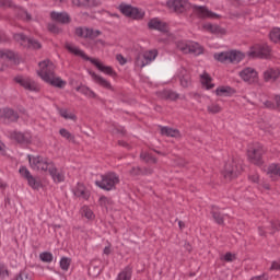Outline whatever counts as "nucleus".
<instances>
[{
	"mask_svg": "<svg viewBox=\"0 0 280 280\" xmlns=\"http://www.w3.org/2000/svg\"><path fill=\"white\" fill-rule=\"evenodd\" d=\"M168 10H172L176 14H183L192 9L194 14L198 19H220V14L213 13L206 5L191 4L187 0H168L166 2Z\"/></svg>",
	"mask_w": 280,
	"mask_h": 280,
	"instance_id": "obj_1",
	"label": "nucleus"
},
{
	"mask_svg": "<svg viewBox=\"0 0 280 280\" xmlns=\"http://www.w3.org/2000/svg\"><path fill=\"white\" fill-rule=\"evenodd\" d=\"M39 70L37 75L42 78L46 84L55 86V89H65L67 86V81L62 80L60 77H56V66L49 60L40 61Z\"/></svg>",
	"mask_w": 280,
	"mask_h": 280,
	"instance_id": "obj_2",
	"label": "nucleus"
},
{
	"mask_svg": "<svg viewBox=\"0 0 280 280\" xmlns=\"http://www.w3.org/2000/svg\"><path fill=\"white\" fill-rule=\"evenodd\" d=\"M65 47L70 54L79 56L83 60H88L92 65H95L96 69H98V71H102V73H106V75H110L112 78H115V75H117V72L113 70V67L104 66V63L100 62V60L89 57L83 50L71 45L70 43H66Z\"/></svg>",
	"mask_w": 280,
	"mask_h": 280,
	"instance_id": "obj_3",
	"label": "nucleus"
},
{
	"mask_svg": "<svg viewBox=\"0 0 280 280\" xmlns=\"http://www.w3.org/2000/svg\"><path fill=\"white\" fill-rule=\"evenodd\" d=\"M214 60L218 62L223 63H231V65H238V62H242L244 60L245 56L244 52L240 50H230V51H222V52H215L213 55Z\"/></svg>",
	"mask_w": 280,
	"mask_h": 280,
	"instance_id": "obj_4",
	"label": "nucleus"
},
{
	"mask_svg": "<svg viewBox=\"0 0 280 280\" xmlns=\"http://www.w3.org/2000/svg\"><path fill=\"white\" fill-rule=\"evenodd\" d=\"M28 163L32 170H36L37 172H49L54 165V162L49 158H43L42 155H28Z\"/></svg>",
	"mask_w": 280,
	"mask_h": 280,
	"instance_id": "obj_5",
	"label": "nucleus"
},
{
	"mask_svg": "<svg viewBox=\"0 0 280 280\" xmlns=\"http://www.w3.org/2000/svg\"><path fill=\"white\" fill-rule=\"evenodd\" d=\"M102 180H96V187L104 189V191H113L119 185V176L113 172L101 176Z\"/></svg>",
	"mask_w": 280,
	"mask_h": 280,
	"instance_id": "obj_6",
	"label": "nucleus"
},
{
	"mask_svg": "<svg viewBox=\"0 0 280 280\" xmlns=\"http://www.w3.org/2000/svg\"><path fill=\"white\" fill-rule=\"evenodd\" d=\"M118 10L124 14V16H127V19H133V21H141L143 16H145V12L125 2L119 4Z\"/></svg>",
	"mask_w": 280,
	"mask_h": 280,
	"instance_id": "obj_7",
	"label": "nucleus"
},
{
	"mask_svg": "<svg viewBox=\"0 0 280 280\" xmlns=\"http://www.w3.org/2000/svg\"><path fill=\"white\" fill-rule=\"evenodd\" d=\"M242 174V164L237 160L232 159L224 165L223 176L225 180H233Z\"/></svg>",
	"mask_w": 280,
	"mask_h": 280,
	"instance_id": "obj_8",
	"label": "nucleus"
},
{
	"mask_svg": "<svg viewBox=\"0 0 280 280\" xmlns=\"http://www.w3.org/2000/svg\"><path fill=\"white\" fill-rule=\"evenodd\" d=\"M272 49L268 44H257L248 52L249 58H270Z\"/></svg>",
	"mask_w": 280,
	"mask_h": 280,
	"instance_id": "obj_9",
	"label": "nucleus"
},
{
	"mask_svg": "<svg viewBox=\"0 0 280 280\" xmlns=\"http://www.w3.org/2000/svg\"><path fill=\"white\" fill-rule=\"evenodd\" d=\"M158 56L159 51L156 49L149 50L143 54H138L136 58V65L137 67H140V69H143V67H147V65H150V62L155 60Z\"/></svg>",
	"mask_w": 280,
	"mask_h": 280,
	"instance_id": "obj_10",
	"label": "nucleus"
},
{
	"mask_svg": "<svg viewBox=\"0 0 280 280\" xmlns=\"http://www.w3.org/2000/svg\"><path fill=\"white\" fill-rule=\"evenodd\" d=\"M13 80H14V82H16V84H20V86L25 89V91H31L34 93H38V91H40V88L38 86L36 81L32 80L31 78L18 75Z\"/></svg>",
	"mask_w": 280,
	"mask_h": 280,
	"instance_id": "obj_11",
	"label": "nucleus"
},
{
	"mask_svg": "<svg viewBox=\"0 0 280 280\" xmlns=\"http://www.w3.org/2000/svg\"><path fill=\"white\" fill-rule=\"evenodd\" d=\"M177 48L179 49V51H183V54H194V56H200L205 52V48H202V46H200V44L198 43H179L177 45Z\"/></svg>",
	"mask_w": 280,
	"mask_h": 280,
	"instance_id": "obj_12",
	"label": "nucleus"
},
{
	"mask_svg": "<svg viewBox=\"0 0 280 280\" xmlns=\"http://www.w3.org/2000/svg\"><path fill=\"white\" fill-rule=\"evenodd\" d=\"M264 147L257 145L253 147L247 151V156L250 161V163H254V165H261L264 161L261 160L264 156Z\"/></svg>",
	"mask_w": 280,
	"mask_h": 280,
	"instance_id": "obj_13",
	"label": "nucleus"
},
{
	"mask_svg": "<svg viewBox=\"0 0 280 280\" xmlns=\"http://www.w3.org/2000/svg\"><path fill=\"white\" fill-rule=\"evenodd\" d=\"M0 119L3 124H14L19 121V113L12 108H3L0 110Z\"/></svg>",
	"mask_w": 280,
	"mask_h": 280,
	"instance_id": "obj_14",
	"label": "nucleus"
},
{
	"mask_svg": "<svg viewBox=\"0 0 280 280\" xmlns=\"http://www.w3.org/2000/svg\"><path fill=\"white\" fill-rule=\"evenodd\" d=\"M148 27L150 30H155L156 32H162V34H167L170 28L167 23L159 20V18H153L148 22Z\"/></svg>",
	"mask_w": 280,
	"mask_h": 280,
	"instance_id": "obj_15",
	"label": "nucleus"
},
{
	"mask_svg": "<svg viewBox=\"0 0 280 280\" xmlns=\"http://www.w3.org/2000/svg\"><path fill=\"white\" fill-rule=\"evenodd\" d=\"M10 139H13L16 143H22L24 145L32 143V135L28 132L12 131L10 132Z\"/></svg>",
	"mask_w": 280,
	"mask_h": 280,
	"instance_id": "obj_16",
	"label": "nucleus"
},
{
	"mask_svg": "<svg viewBox=\"0 0 280 280\" xmlns=\"http://www.w3.org/2000/svg\"><path fill=\"white\" fill-rule=\"evenodd\" d=\"M50 19L56 21L57 23H61V25H69L71 23V16L67 12H50Z\"/></svg>",
	"mask_w": 280,
	"mask_h": 280,
	"instance_id": "obj_17",
	"label": "nucleus"
},
{
	"mask_svg": "<svg viewBox=\"0 0 280 280\" xmlns=\"http://www.w3.org/2000/svg\"><path fill=\"white\" fill-rule=\"evenodd\" d=\"M129 174L130 176H152L154 170L151 167L132 166Z\"/></svg>",
	"mask_w": 280,
	"mask_h": 280,
	"instance_id": "obj_18",
	"label": "nucleus"
},
{
	"mask_svg": "<svg viewBox=\"0 0 280 280\" xmlns=\"http://www.w3.org/2000/svg\"><path fill=\"white\" fill-rule=\"evenodd\" d=\"M240 75L244 82H249V84L257 80V71H255L253 68H245L240 72Z\"/></svg>",
	"mask_w": 280,
	"mask_h": 280,
	"instance_id": "obj_19",
	"label": "nucleus"
},
{
	"mask_svg": "<svg viewBox=\"0 0 280 280\" xmlns=\"http://www.w3.org/2000/svg\"><path fill=\"white\" fill-rule=\"evenodd\" d=\"M89 73L91 78H93L94 82H96V84H98L100 86H103V89H107L108 91L113 90V85L110 84V82H108V80L104 79L101 75H97L93 71H90Z\"/></svg>",
	"mask_w": 280,
	"mask_h": 280,
	"instance_id": "obj_20",
	"label": "nucleus"
},
{
	"mask_svg": "<svg viewBox=\"0 0 280 280\" xmlns=\"http://www.w3.org/2000/svg\"><path fill=\"white\" fill-rule=\"evenodd\" d=\"M158 97H160V100H170L171 102H176V100L180 97V94L172 90H164V91L158 92Z\"/></svg>",
	"mask_w": 280,
	"mask_h": 280,
	"instance_id": "obj_21",
	"label": "nucleus"
},
{
	"mask_svg": "<svg viewBox=\"0 0 280 280\" xmlns=\"http://www.w3.org/2000/svg\"><path fill=\"white\" fill-rule=\"evenodd\" d=\"M179 82L183 89H189L191 86V74L185 69L179 72Z\"/></svg>",
	"mask_w": 280,
	"mask_h": 280,
	"instance_id": "obj_22",
	"label": "nucleus"
},
{
	"mask_svg": "<svg viewBox=\"0 0 280 280\" xmlns=\"http://www.w3.org/2000/svg\"><path fill=\"white\" fill-rule=\"evenodd\" d=\"M267 174L272 180H277L280 177V164H270L267 168Z\"/></svg>",
	"mask_w": 280,
	"mask_h": 280,
	"instance_id": "obj_23",
	"label": "nucleus"
},
{
	"mask_svg": "<svg viewBox=\"0 0 280 280\" xmlns=\"http://www.w3.org/2000/svg\"><path fill=\"white\" fill-rule=\"evenodd\" d=\"M75 91L78 93H82V95H85V97H90L91 100H95V97H97V94H95V92H93V90H91L86 85L81 84V85L75 88Z\"/></svg>",
	"mask_w": 280,
	"mask_h": 280,
	"instance_id": "obj_24",
	"label": "nucleus"
},
{
	"mask_svg": "<svg viewBox=\"0 0 280 280\" xmlns=\"http://www.w3.org/2000/svg\"><path fill=\"white\" fill-rule=\"evenodd\" d=\"M13 39L15 43H19V45H21V47H24V49H26L30 37H27L23 33H15L13 35Z\"/></svg>",
	"mask_w": 280,
	"mask_h": 280,
	"instance_id": "obj_25",
	"label": "nucleus"
},
{
	"mask_svg": "<svg viewBox=\"0 0 280 280\" xmlns=\"http://www.w3.org/2000/svg\"><path fill=\"white\" fill-rule=\"evenodd\" d=\"M132 279V267L127 266L121 270L116 280H131Z\"/></svg>",
	"mask_w": 280,
	"mask_h": 280,
	"instance_id": "obj_26",
	"label": "nucleus"
},
{
	"mask_svg": "<svg viewBox=\"0 0 280 280\" xmlns=\"http://www.w3.org/2000/svg\"><path fill=\"white\" fill-rule=\"evenodd\" d=\"M48 173L50 174V176L55 180V183H63L65 175H62L61 173H58V168H56L55 164H52V167H50Z\"/></svg>",
	"mask_w": 280,
	"mask_h": 280,
	"instance_id": "obj_27",
	"label": "nucleus"
},
{
	"mask_svg": "<svg viewBox=\"0 0 280 280\" xmlns=\"http://www.w3.org/2000/svg\"><path fill=\"white\" fill-rule=\"evenodd\" d=\"M161 135L165 137H180V131L178 129L170 128V127H161Z\"/></svg>",
	"mask_w": 280,
	"mask_h": 280,
	"instance_id": "obj_28",
	"label": "nucleus"
},
{
	"mask_svg": "<svg viewBox=\"0 0 280 280\" xmlns=\"http://www.w3.org/2000/svg\"><path fill=\"white\" fill-rule=\"evenodd\" d=\"M211 213H212V218H213L214 222H217V224H224V214H222V212H220L218 207L213 206Z\"/></svg>",
	"mask_w": 280,
	"mask_h": 280,
	"instance_id": "obj_29",
	"label": "nucleus"
},
{
	"mask_svg": "<svg viewBox=\"0 0 280 280\" xmlns=\"http://www.w3.org/2000/svg\"><path fill=\"white\" fill-rule=\"evenodd\" d=\"M279 75H280V72L273 69H269L264 72L265 82H270V80L275 82V80H277Z\"/></svg>",
	"mask_w": 280,
	"mask_h": 280,
	"instance_id": "obj_30",
	"label": "nucleus"
},
{
	"mask_svg": "<svg viewBox=\"0 0 280 280\" xmlns=\"http://www.w3.org/2000/svg\"><path fill=\"white\" fill-rule=\"evenodd\" d=\"M203 30L211 34H224V30L220 25H213L211 23L203 24Z\"/></svg>",
	"mask_w": 280,
	"mask_h": 280,
	"instance_id": "obj_31",
	"label": "nucleus"
},
{
	"mask_svg": "<svg viewBox=\"0 0 280 280\" xmlns=\"http://www.w3.org/2000/svg\"><path fill=\"white\" fill-rule=\"evenodd\" d=\"M215 93L219 97H222V95L229 97V95H233L235 93V90L231 86H221L215 90Z\"/></svg>",
	"mask_w": 280,
	"mask_h": 280,
	"instance_id": "obj_32",
	"label": "nucleus"
},
{
	"mask_svg": "<svg viewBox=\"0 0 280 280\" xmlns=\"http://www.w3.org/2000/svg\"><path fill=\"white\" fill-rule=\"evenodd\" d=\"M211 77L209 75V73L205 72L203 74H201V84L203 86H206V89L209 91L211 89H213V86H215V84L211 83Z\"/></svg>",
	"mask_w": 280,
	"mask_h": 280,
	"instance_id": "obj_33",
	"label": "nucleus"
},
{
	"mask_svg": "<svg viewBox=\"0 0 280 280\" xmlns=\"http://www.w3.org/2000/svg\"><path fill=\"white\" fill-rule=\"evenodd\" d=\"M140 161H143L144 163H153V165H155V163H158L156 158L152 156V154L142 151L140 153Z\"/></svg>",
	"mask_w": 280,
	"mask_h": 280,
	"instance_id": "obj_34",
	"label": "nucleus"
},
{
	"mask_svg": "<svg viewBox=\"0 0 280 280\" xmlns=\"http://www.w3.org/2000/svg\"><path fill=\"white\" fill-rule=\"evenodd\" d=\"M26 49H43V44H40V42H38L35 38L28 37V42L26 44Z\"/></svg>",
	"mask_w": 280,
	"mask_h": 280,
	"instance_id": "obj_35",
	"label": "nucleus"
},
{
	"mask_svg": "<svg viewBox=\"0 0 280 280\" xmlns=\"http://www.w3.org/2000/svg\"><path fill=\"white\" fill-rule=\"evenodd\" d=\"M89 30L90 27L86 26H78L74 28V34L79 38H89V36H86V34H89Z\"/></svg>",
	"mask_w": 280,
	"mask_h": 280,
	"instance_id": "obj_36",
	"label": "nucleus"
},
{
	"mask_svg": "<svg viewBox=\"0 0 280 280\" xmlns=\"http://www.w3.org/2000/svg\"><path fill=\"white\" fill-rule=\"evenodd\" d=\"M59 133L61 135V137H63V139H67V141H70L71 143H75V136L69 132V130L61 128L59 130Z\"/></svg>",
	"mask_w": 280,
	"mask_h": 280,
	"instance_id": "obj_37",
	"label": "nucleus"
},
{
	"mask_svg": "<svg viewBox=\"0 0 280 280\" xmlns=\"http://www.w3.org/2000/svg\"><path fill=\"white\" fill-rule=\"evenodd\" d=\"M0 58L7 60H16V55L12 50H0Z\"/></svg>",
	"mask_w": 280,
	"mask_h": 280,
	"instance_id": "obj_38",
	"label": "nucleus"
},
{
	"mask_svg": "<svg viewBox=\"0 0 280 280\" xmlns=\"http://www.w3.org/2000/svg\"><path fill=\"white\" fill-rule=\"evenodd\" d=\"M39 259L44 261V264H51V261H54V255L49 252H43L39 254Z\"/></svg>",
	"mask_w": 280,
	"mask_h": 280,
	"instance_id": "obj_39",
	"label": "nucleus"
},
{
	"mask_svg": "<svg viewBox=\"0 0 280 280\" xmlns=\"http://www.w3.org/2000/svg\"><path fill=\"white\" fill-rule=\"evenodd\" d=\"M86 36H88V39H89V40H95V38H97L98 36H102V31H100V30H93V28L90 27V28L88 30Z\"/></svg>",
	"mask_w": 280,
	"mask_h": 280,
	"instance_id": "obj_40",
	"label": "nucleus"
},
{
	"mask_svg": "<svg viewBox=\"0 0 280 280\" xmlns=\"http://www.w3.org/2000/svg\"><path fill=\"white\" fill-rule=\"evenodd\" d=\"M26 180L30 187H32V189H40L42 187L40 180H37L34 176L31 175Z\"/></svg>",
	"mask_w": 280,
	"mask_h": 280,
	"instance_id": "obj_41",
	"label": "nucleus"
},
{
	"mask_svg": "<svg viewBox=\"0 0 280 280\" xmlns=\"http://www.w3.org/2000/svg\"><path fill=\"white\" fill-rule=\"evenodd\" d=\"M60 268L61 270H65L67 272V270H69L70 266H71V258L68 257H62L60 259Z\"/></svg>",
	"mask_w": 280,
	"mask_h": 280,
	"instance_id": "obj_42",
	"label": "nucleus"
},
{
	"mask_svg": "<svg viewBox=\"0 0 280 280\" xmlns=\"http://www.w3.org/2000/svg\"><path fill=\"white\" fill-rule=\"evenodd\" d=\"M19 19H22L23 21H32V14H30L24 9H20L18 12Z\"/></svg>",
	"mask_w": 280,
	"mask_h": 280,
	"instance_id": "obj_43",
	"label": "nucleus"
},
{
	"mask_svg": "<svg viewBox=\"0 0 280 280\" xmlns=\"http://www.w3.org/2000/svg\"><path fill=\"white\" fill-rule=\"evenodd\" d=\"M19 19H22L23 21H32V14H30L24 9H20L18 12Z\"/></svg>",
	"mask_w": 280,
	"mask_h": 280,
	"instance_id": "obj_44",
	"label": "nucleus"
},
{
	"mask_svg": "<svg viewBox=\"0 0 280 280\" xmlns=\"http://www.w3.org/2000/svg\"><path fill=\"white\" fill-rule=\"evenodd\" d=\"M47 30H48V32H50V34H61L62 33V28L58 27L55 23H49L47 25Z\"/></svg>",
	"mask_w": 280,
	"mask_h": 280,
	"instance_id": "obj_45",
	"label": "nucleus"
},
{
	"mask_svg": "<svg viewBox=\"0 0 280 280\" xmlns=\"http://www.w3.org/2000/svg\"><path fill=\"white\" fill-rule=\"evenodd\" d=\"M222 112V107L218 104H212L208 106V113H211L212 115H215L218 113Z\"/></svg>",
	"mask_w": 280,
	"mask_h": 280,
	"instance_id": "obj_46",
	"label": "nucleus"
},
{
	"mask_svg": "<svg viewBox=\"0 0 280 280\" xmlns=\"http://www.w3.org/2000/svg\"><path fill=\"white\" fill-rule=\"evenodd\" d=\"M59 114L63 117V119H72L75 120V115L69 114L67 109H60Z\"/></svg>",
	"mask_w": 280,
	"mask_h": 280,
	"instance_id": "obj_47",
	"label": "nucleus"
},
{
	"mask_svg": "<svg viewBox=\"0 0 280 280\" xmlns=\"http://www.w3.org/2000/svg\"><path fill=\"white\" fill-rule=\"evenodd\" d=\"M14 280H32V278H30V273L26 271H20L19 275L15 276Z\"/></svg>",
	"mask_w": 280,
	"mask_h": 280,
	"instance_id": "obj_48",
	"label": "nucleus"
},
{
	"mask_svg": "<svg viewBox=\"0 0 280 280\" xmlns=\"http://www.w3.org/2000/svg\"><path fill=\"white\" fill-rule=\"evenodd\" d=\"M100 5H102L100 0H86V8H97Z\"/></svg>",
	"mask_w": 280,
	"mask_h": 280,
	"instance_id": "obj_49",
	"label": "nucleus"
},
{
	"mask_svg": "<svg viewBox=\"0 0 280 280\" xmlns=\"http://www.w3.org/2000/svg\"><path fill=\"white\" fill-rule=\"evenodd\" d=\"M20 174L26 179L32 176V173H30V170H27L25 166L20 167Z\"/></svg>",
	"mask_w": 280,
	"mask_h": 280,
	"instance_id": "obj_50",
	"label": "nucleus"
},
{
	"mask_svg": "<svg viewBox=\"0 0 280 280\" xmlns=\"http://www.w3.org/2000/svg\"><path fill=\"white\" fill-rule=\"evenodd\" d=\"M72 5L75 8H86V0H72Z\"/></svg>",
	"mask_w": 280,
	"mask_h": 280,
	"instance_id": "obj_51",
	"label": "nucleus"
},
{
	"mask_svg": "<svg viewBox=\"0 0 280 280\" xmlns=\"http://www.w3.org/2000/svg\"><path fill=\"white\" fill-rule=\"evenodd\" d=\"M277 231H280L279 221H271V234L277 233Z\"/></svg>",
	"mask_w": 280,
	"mask_h": 280,
	"instance_id": "obj_52",
	"label": "nucleus"
},
{
	"mask_svg": "<svg viewBox=\"0 0 280 280\" xmlns=\"http://www.w3.org/2000/svg\"><path fill=\"white\" fill-rule=\"evenodd\" d=\"M83 215L88 220H93V211L89 208H83Z\"/></svg>",
	"mask_w": 280,
	"mask_h": 280,
	"instance_id": "obj_53",
	"label": "nucleus"
},
{
	"mask_svg": "<svg viewBox=\"0 0 280 280\" xmlns=\"http://www.w3.org/2000/svg\"><path fill=\"white\" fill-rule=\"evenodd\" d=\"M224 261H235L236 257L235 254H232L231 252H228L224 257Z\"/></svg>",
	"mask_w": 280,
	"mask_h": 280,
	"instance_id": "obj_54",
	"label": "nucleus"
},
{
	"mask_svg": "<svg viewBox=\"0 0 280 280\" xmlns=\"http://www.w3.org/2000/svg\"><path fill=\"white\" fill-rule=\"evenodd\" d=\"M110 202H113L110 199H108L107 197H101L100 198V205L101 207H106L107 205H110Z\"/></svg>",
	"mask_w": 280,
	"mask_h": 280,
	"instance_id": "obj_55",
	"label": "nucleus"
},
{
	"mask_svg": "<svg viewBox=\"0 0 280 280\" xmlns=\"http://www.w3.org/2000/svg\"><path fill=\"white\" fill-rule=\"evenodd\" d=\"M0 8H12L11 0H0Z\"/></svg>",
	"mask_w": 280,
	"mask_h": 280,
	"instance_id": "obj_56",
	"label": "nucleus"
},
{
	"mask_svg": "<svg viewBox=\"0 0 280 280\" xmlns=\"http://www.w3.org/2000/svg\"><path fill=\"white\" fill-rule=\"evenodd\" d=\"M113 135H121V137H125L126 129L124 127L116 128L115 131H112Z\"/></svg>",
	"mask_w": 280,
	"mask_h": 280,
	"instance_id": "obj_57",
	"label": "nucleus"
},
{
	"mask_svg": "<svg viewBox=\"0 0 280 280\" xmlns=\"http://www.w3.org/2000/svg\"><path fill=\"white\" fill-rule=\"evenodd\" d=\"M270 270H280V259L272 261Z\"/></svg>",
	"mask_w": 280,
	"mask_h": 280,
	"instance_id": "obj_58",
	"label": "nucleus"
},
{
	"mask_svg": "<svg viewBox=\"0 0 280 280\" xmlns=\"http://www.w3.org/2000/svg\"><path fill=\"white\" fill-rule=\"evenodd\" d=\"M116 60L119 62V65H126L128 60H126L125 57L121 56V54L116 55Z\"/></svg>",
	"mask_w": 280,
	"mask_h": 280,
	"instance_id": "obj_59",
	"label": "nucleus"
},
{
	"mask_svg": "<svg viewBox=\"0 0 280 280\" xmlns=\"http://www.w3.org/2000/svg\"><path fill=\"white\" fill-rule=\"evenodd\" d=\"M249 180L252 183H259V174H252V175H249Z\"/></svg>",
	"mask_w": 280,
	"mask_h": 280,
	"instance_id": "obj_60",
	"label": "nucleus"
},
{
	"mask_svg": "<svg viewBox=\"0 0 280 280\" xmlns=\"http://www.w3.org/2000/svg\"><path fill=\"white\" fill-rule=\"evenodd\" d=\"M264 106H265V108H270V109H273L276 107L275 103H272V101H266L264 103Z\"/></svg>",
	"mask_w": 280,
	"mask_h": 280,
	"instance_id": "obj_61",
	"label": "nucleus"
},
{
	"mask_svg": "<svg viewBox=\"0 0 280 280\" xmlns=\"http://www.w3.org/2000/svg\"><path fill=\"white\" fill-rule=\"evenodd\" d=\"M258 234L260 237H266V229L264 226H258Z\"/></svg>",
	"mask_w": 280,
	"mask_h": 280,
	"instance_id": "obj_62",
	"label": "nucleus"
},
{
	"mask_svg": "<svg viewBox=\"0 0 280 280\" xmlns=\"http://www.w3.org/2000/svg\"><path fill=\"white\" fill-rule=\"evenodd\" d=\"M8 40V36H5V33L0 31V43H5Z\"/></svg>",
	"mask_w": 280,
	"mask_h": 280,
	"instance_id": "obj_63",
	"label": "nucleus"
},
{
	"mask_svg": "<svg viewBox=\"0 0 280 280\" xmlns=\"http://www.w3.org/2000/svg\"><path fill=\"white\" fill-rule=\"evenodd\" d=\"M277 108H280V95L276 96Z\"/></svg>",
	"mask_w": 280,
	"mask_h": 280,
	"instance_id": "obj_64",
	"label": "nucleus"
}]
</instances>
